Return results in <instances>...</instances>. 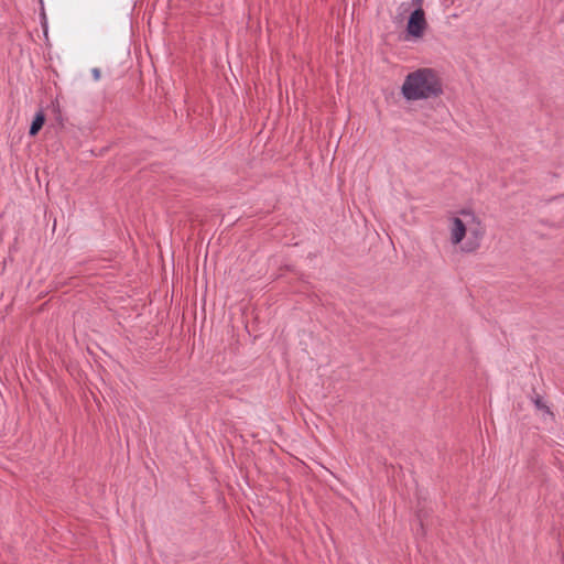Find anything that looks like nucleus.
<instances>
[{"instance_id":"f257e3e1","label":"nucleus","mask_w":564,"mask_h":564,"mask_svg":"<svg viewBox=\"0 0 564 564\" xmlns=\"http://www.w3.org/2000/svg\"><path fill=\"white\" fill-rule=\"evenodd\" d=\"M401 90L406 100L414 101L438 97L443 93V86L432 68H420L405 77Z\"/></svg>"},{"instance_id":"f03ea898","label":"nucleus","mask_w":564,"mask_h":564,"mask_svg":"<svg viewBox=\"0 0 564 564\" xmlns=\"http://www.w3.org/2000/svg\"><path fill=\"white\" fill-rule=\"evenodd\" d=\"M462 215L471 218V224H467V232L469 234V237L462 249L465 252H473L480 247L485 229L473 213L463 210Z\"/></svg>"},{"instance_id":"7ed1b4c3","label":"nucleus","mask_w":564,"mask_h":564,"mask_svg":"<svg viewBox=\"0 0 564 564\" xmlns=\"http://www.w3.org/2000/svg\"><path fill=\"white\" fill-rule=\"evenodd\" d=\"M427 28V22L425 19V13L422 8H416L410 14L406 32L413 37H421L424 34L425 29Z\"/></svg>"},{"instance_id":"20e7f679","label":"nucleus","mask_w":564,"mask_h":564,"mask_svg":"<svg viewBox=\"0 0 564 564\" xmlns=\"http://www.w3.org/2000/svg\"><path fill=\"white\" fill-rule=\"evenodd\" d=\"M467 234V225L458 217H454L451 227V241L458 245L463 241Z\"/></svg>"},{"instance_id":"39448f33","label":"nucleus","mask_w":564,"mask_h":564,"mask_svg":"<svg viewBox=\"0 0 564 564\" xmlns=\"http://www.w3.org/2000/svg\"><path fill=\"white\" fill-rule=\"evenodd\" d=\"M45 122V113L43 111V109H40L33 120H32V123L30 126V130H29V134L31 137H34L39 133V131L42 129L43 124Z\"/></svg>"},{"instance_id":"423d86ee","label":"nucleus","mask_w":564,"mask_h":564,"mask_svg":"<svg viewBox=\"0 0 564 564\" xmlns=\"http://www.w3.org/2000/svg\"><path fill=\"white\" fill-rule=\"evenodd\" d=\"M532 402L534 404V406L540 410V411H543L547 414H552V412L550 411V408L545 404V402L542 400L541 395H539L538 393H535L532 398Z\"/></svg>"},{"instance_id":"0eeeda50","label":"nucleus","mask_w":564,"mask_h":564,"mask_svg":"<svg viewBox=\"0 0 564 564\" xmlns=\"http://www.w3.org/2000/svg\"><path fill=\"white\" fill-rule=\"evenodd\" d=\"M91 75H93V78L95 80H99L100 79V76H101V73H100V69L95 67L91 69Z\"/></svg>"},{"instance_id":"6e6552de","label":"nucleus","mask_w":564,"mask_h":564,"mask_svg":"<svg viewBox=\"0 0 564 564\" xmlns=\"http://www.w3.org/2000/svg\"><path fill=\"white\" fill-rule=\"evenodd\" d=\"M423 0H412V6L416 8H422Z\"/></svg>"}]
</instances>
